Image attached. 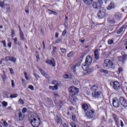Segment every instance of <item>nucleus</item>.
Instances as JSON below:
<instances>
[{"instance_id": "f257e3e1", "label": "nucleus", "mask_w": 127, "mask_h": 127, "mask_svg": "<svg viewBox=\"0 0 127 127\" xmlns=\"http://www.w3.org/2000/svg\"><path fill=\"white\" fill-rule=\"evenodd\" d=\"M68 91L70 95L68 98V101H70L72 105H75L76 102L78 101V99L75 96V95H77L79 93V89L76 87L72 86L69 88Z\"/></svg>"}, {"instance_id": "f03ea898", "label": "nucleus", "mask_w": 127, "mask_h": 127, "mask_svg": "<svg viewBox=\"0 0 127 127\" xmlns=\"http://www.w3.org/2000/svg\"><path fill=\"white\" fill-rule=\"evenodd\" d=\"M31 124L33 127H38L40 125V118L38 115L35 113H33L31 115Z\"/></svg>"}, {"instance_id": "7ed1b4c3", "label": "nucleus", "mask_w": 127, "mask_h": 127, "mask_svg": "<svg viewBox=\"0 0 127 127\" xmlns=\"http://www.w3.org/2000/svg\"><path fill=\"white\" fill-rule=\"evenodd\" d=\"M90 90L92 92V97L94 99H99L101 98V95H102V92L99 91V87L97 85H93L91 86Z\"/></svg>"}, {"instance_id": "20e7f679", "label": "nucleus", "mask_w": 127, "mask_h": 127, "mask_svg": "<svg viewBox=\"0 0 127 127\" xmlns=\"http://www.w3.org/2000/svg\"><path fill=\"white\" fill-rule=\"evenodd\" d=\"M103 66L106 69H114L116 67L115 64H113V62L109 59L104 60Z\"/></svg>"}, {"instance_id": "39448f33", "label": "nucleus", "mask_w": 127, "mask_h": 127, "mask_svg": "<svg viewBox=\"0 0 127 127\" xmlns=\"http://www.w3.org/2000/svg\"><path fill=\"white\" fill-rule=\"evenodd\" d=\"M94 112L93 110L88 109V111L85 112V116L88 119H92L93 117H95Z\"/></svg>"}, {"instance_id": "423d86ee", "label": "nucleus", "mask_w": 127, "mask_h": 127, "mask_svg": "<svg viewBox=\"0 0 127 127\" xmlns=\"http://www.w3.org/2000/svg\"><path fill=\"white\" fill-rule=\"evenodd\" d=\"M112 85H113V88L116 91H119L121 89V83L119 81L115 80L112 82Z\"/></svg>"}, {"instance_id": "0eeeda50", "label": "nucleus", "mask_w": 127, "mask_h": 127, "mask_svg": "<svg viewBox=\"0 0 127 127\" xmlns=\"http://www.w3.org/2000/svg\"><path fill=\"white\" fill-rule=\"evenodd\" d=\"M103 4V0H99L97 2H94L92 4V6L94 8H100L101 5Z\"/></svg>"}, {"instance_id": "6e6552de", "label": "nucleus", "mask_w": 127, "mask_h": 127, "mask_svg": "<svg viewBox=\"0 0 127 127\" xmlns=\"http://www.w3.org/2000/svg\"><path fill=\"white\" fill-rule=\"evenodd\" d=\"M97 15L100 19L104 18L106 16V10L103 9L100 10L97 13Z\"/></svg>"}, {"instance_id": "1a4fd4ad", "label": "nucleus", "mask_w": 127, "mask_h": 127, "mask_svg": "<svg viewBox=\"0 0 127 127\" xmlns=\"http://www.w3.org/2000/svg\"><path fill=\"white\" fill-rule=\"evenodd\" d=\"M120 104H121L123 107L127 108V101L124 97H120L119 99Z\"/></svg>"}, {"instance_id": "9d476101", "label": "nucleus", "mask_w": 127, "mask_h": 127, "mask_svg": "<svg viewBox=\"0 0 127 127\" xmlns=\"http://www.w3.org/2000/svg\"><path fill=\"white\" fill-rule=\"evenodd\" d=\"M113 105L115 107V108H119V107H120V103L118 98L116 97L113 98Z\"/></svg>"}, {"instance_id": "9b49d317", "label": "nucleus", "mask_w": 127, "mask_h": 127, "mask_svg": "<svg viewBox=\"0 0 127 127\" xmlns=\"http://www.w3.org/2000/svg\"><path fill=\"white\" fill-rule=\"evenodd\" d=\"M93 62V59H92V57L90 56H88L85 60V64L87 65V66H90L91 64H92V62Z\"/></svg>"}, {"instance_id": "f8f14e48", "label": "nucleus", "mask_w": 127, "mask_h": 127, "mask_svg": "<svg viewBox=\"0 0 127 127\" xmlns=\"http://www.w3.org/2000/svg\"><path fill=\"white\" fill-rule=\"evenodd\" d=\"M19 30H20V40H21L22 41H25V40H26V39H25V38H24V34H23V32H22V31H21V29H20V27H19Z\"/></svg>"}, {"instance_id": "ddd939ff", "label": "nucleus", "mask_w": 127, "mask_h": 127, "mask_svg": "<svg viewBox=\"0 0 127 127\" xmlns=\"http://www.w3.org/2000/svg\"><path fill=\"white\" fill-rule=\"evenodd\" d=\"M5 60L6 61H11V62H13V63L16 62V58L14 57H6Z\"/></svg>"}, {"instance_id": "4468645a", "label": "nucleus", "mask_w": 127, "mask_h": 127, "mask_svg": "<svg viewBox=\"0 0 127 127\" xmlns=\"http://www.w3.org/2000/svg\"><path fill=\"white\" fill-rule=\"evenodd\" d=\"M46 63L49 64V65H52L53 67H55V61L53 59L51 60L47 61Z\"/></svg>"}, {"instance_id": "2eb2a0df", "label": "nucleus", "mask_w": 127, "mask_h": 127, "mask_svg": "<svg viewBox=\"0 0 127 127\" xmlns=\"http://www.w3.org/2000/svg\"><path fill=\"white\" fill-rule=\"evenodd\" d=\"M116 7V5L115 4V2H111L110 4L108 6L107 9L108 10H111V9H113Z\"/></svg>"}, {"instance_id": "dca6fc26", "label": "nucleus", "mask_w": 127, "mask_h": 127, "mask_svg": "<svg viewBox=\"0 0 127 127\" xmlns=\"http://www.w3.org/2000/svg\"><path fill=\"white\" fill-rule=\"evenodd\" d=\"M38 69L40 71V72H41L43 76H44L46 77V78H48V74H47V73H46L44 70H42L41 68L38 67Z\"/></svg>"}, {"instance_id": "f3484780", "label": "nucleus", "mask_w": 127, "mask_h": 127, "mask_svg": "<svg viewBox=\"0 0 127 127\" xmlns=\"http://www.w3.org/2000/svg\"><path fill=\"white\" fill-rule=\"evenodd\" d=\"M82 107L83 110H84V113H85V112H87V111L89 110V105H88V104H83L82 105Z\"/></svg>"}, {"instance_id": "a211bd4d", "label": "nucleus", "mask_w": 127, "mask_h": 127, "mask_svg": "<svg viewBox=\"0 0 127 127\" xmlns=\"http://www.w3.org/2000/svg\"><path fill=\"white\" fill-rule=\"evenodd\" d=\"M127 58L126 57H119L118 59L119 61L122 63V64H124V63H125V61L127 60Z\"/></svg>"}, {"instance_id": "6ab92c4d", "label": "nucleus", "mask_w": 127, "mask_h": 127, "mask_svg": "<svg viewBox=\"0 0 127 127\" xmlns=\"http://www.w3.org/2000/svg\"><path fill=\"white\" fill-rule=\"evenodd\" d=\"M115 17L116 18V19H120V18H122V14L119 12H117L115 14Z\"/></svg>"}, {"instance_id": "aec40b11", "label": "nucleus", "mask_w": 127, "mask_h": 127, "mask_svg": "<svg viewBox=\"0 0 127 127\" xmlns=\"http://www.w3.org/2000/svg\"><path fill=\"white\" fill-rule=\"evenodd\" d=\"M113 119L116 123V124L118 126L119 125V120L118 119V116L113 114Z\"/></svg>"}, {"instance_id": "412c9836", "label": "nucleus", "mask_w": 127, "mask_h": 127, "mask_svg": "<svg viewBox=\"0 0 127 127\" xmlns=\"http://www.w3.org/2000/svg\"><path fill=\"white\" fill-rule=\"evenodd\" d=\"M49 14H54L55 15H58V12L54 11H52L50 9L48 10Z\"/></svg>"}, {"instance_id": "4be33fe9", "label": "nucleus", "mask_w": 127, "mask_h": 127, "mask_svg": "<svg viewBox=\"0 0 127 127\" xmlns=\"http://www.w3.org/2000/svg\"><path fill=\"white\" fill-rule=\"evenodd\" d=\"M19 121H22L24 119V114H22L21 112L18 114Z\"/></svg>"}, {"instance_id": "5701e85b", "label": "nucleus", "mask_w": 127, "mask_h": 127, "mask_svg": "<svg viewBox=\"0 0 127 127\" xmlns=\"http://www.w3.org/2000/svg\"><path fill=\"white\" fill-rule=\"evenodd\" d=\"M83 2L85 4H92V2H93V0H83Z\"/></svg>"}, {"instance_id": "b1692460", "label": "nucleus", "mask_w": 127, "mask_h": 127, "mask_svg": "<svg viewBox=\"0 0 127 127\" xmlns=\"http://www.w3.org/2000/svg\"><path fill=\"white\" fill-rule=\"evenodd\" d=\"M94 55H95V59L96 60L99 59L100 55L99 54V51H98V50L95 51Z\"/></svg>"}, {"instance_id": "393cba45", "label": "nucleus", "mask_w": 127, "mask_h": 127, "mask_svg": "<svg viewBox=\"0 0 127 127\" xmlns=\"http://www.w3.org/2000/svg\"><path fill=\"white\" fill-rule=\"evenodd\" d=\"M52 84L53 85H55H55L59 86V84H60V82H59V81H57V80H53L52 82Z\"/></svg>"}, {"instance_id": "a878e982", "label": "nucleus", "mask_w": 127, "mask_h": 127, "mask_svg": "<svg viewBox=\"0 0 127 127\" xmlns=\"http://www.w3.org/2000/svg\"><path fill=\"white\" fill-rule=\"evenodd\" d=\"M88 65L85 64H83L82 65V68L84 71H87V69H88V67L87 66Z\"/></svg>"}, {"instance_id": "bb28decb", "label": "nucleus", "mask_w": 127, "mask_h": 127, "mask_svg": "<svg viewBox=\"0 0 127 127\" xmlns=\"http://www.w3.org/2000/svg\"><path fill=\"white\" fill-rule=\"evenodd\" d=\"M92 72H93V69L92 68H87L85 71L86 74H90V73H92Z\"/></svg>"}, {"instance_id": "cd10ccee", "label": "nucleus", "mask_w": 127, "mask_h": 127, "mask_svg": "<svg viewBox=\"0 0 127 127\" xmlns=\"http://www.w3.org/2000/svg\"><path fill=\"white\" fill-rule=\"evenodd\" d=\"M0 6L2 8H3V7H4V1H0Z\"/></svg>"}, {"instance_id": "c85d7f7f", "label": "nucleus", "mask_w": 127, "mask_h": 127, "mask_svg": "<svg viewBox=\"0 0 127 127\" xmlns=\"http://www.w3.org/2000/svg\"><path fill=\"white\" fill-rule=\"evenodd\" d=\"M123 30H124V27H121L120 29L117 32L118 34H121V33L123 32Z\"/></svg>"}, {"instance_id": "c756f323", "label": "nucleus", "mask_w": 127, "mask_h": 127, "mask_svg": "<svg viewBox=\"0 0 127 127\" xmlns=\"http://www.w3.org/2000/svg\"><path fill=\"white\" fill-rule=\"evenodd\" d=\"M15 35V33L14 31V29H12L11 32V37H14Z\"/></svg>"}, {"instance_id": "7c9ffc66", "label": "nucleus", "mask_w": 127, "mask_h": 127, "mask_svg": "<svg viewBox=\"0 0 127 127\" xmlns=\"http://www.w3.org/2000/svg\"><path fill=\"white\" fill-rule=\"evenodd\" d=\"M74 55V52H70L69 53L67 54V57L70 58L72 57Z\"/></svg>"}, {"instance_id": "2f4dec72", "label": "nucleus", "mask_w": 127, "mask_h": 127, "mask_svg": "<svg viewBox=\"0 0 127 127\" xmlns=\"http://www.w3.org/2000/svg\"><path fill=\"white\" fill-rule=\"evenodd\" d=\"M24 75H25V78L26 80H27V81H29L30 79L29 77L27 76V73L26 72H24Z\"/></svg>"}, {"instance_id": "473e14b6", "label": "nucleus", "mask_w": 127, "mask_h": 127, "mask_svg": "<svg viewBox=\"0 0 127 127\" xmlns=\"http://www.w3.org/2000/svg\"><path fill=\"white\" fill-rule=\"evenodd\" d=\"M2 105L3 107H7V102H6L5 101H3L2 102Z\"/></svg>"}, {"instance_id": "72a5a7b5", "label": "nucleus", "mask_w": 127, "mask_h": 127, "mask_svg": "<svg viewBox=\"0 0 127 127\" xmlns=\"http://www.w3.org/2000/svg\"><path fill=\"white\" fill-rule=\"evenodd\" d=\"M71 70L76 72V65H74L71 66Z\"/></svg>"}, {"instance_id": "f704fd0d", "label": "nucleus", "mask_w": 127, "mask_h": 127, "mask_svg": "<svg viewBox=\"0 0 127 127\" xmlns=\"http://www.w3.org/2000/svg\"><path fill=\"white\" fill-rule=\"evenodd\" d=\"M13 40H14V44L17 45L18 43H17L18 40H17V38H15V39L12 38Z\"/></svg>"}, {"instance_id": "c9c22d12", "label": "nucleus", "mask_w": 127, "mask_h": 127, "mask_svg": "<svg viewBox=\"0 0 127 127\" xmlns=\"http://www.w3.org/2000/svg\"><path fill=\"white\" fill-rule=\"evenodd\" d=\"M18 103L19 104H21V105H23V104H24V101H23V100L20 99H19Z\"/></svg>"}, {"instance_id": "e433bc0d", "label": "nucleus", "mask_w": 127, "mask_h": 127, "mask_svg": "<svg viewBox=\"0 0 127 127\" xmlns=\"http://www.w3.org/2000/svg\"><path fill=\"white\" fill-rule=\"evenodd\" d=\"M17 94H11L10 95V98L11 99L13 98H17Z\"/></svg>"}, {"instance_id": "4c0bfd02", "label": "nucleus", "mask_w": 127, "mask_h": 127, "mask_svg": "<svg viewBox=\"0 0 127 127\" xmlns=\"http://www.w3.org/2000/svg\"><path fill=\"white\" fill-rule=\"evenodd\" d=\"M108 44H109L110 45L113 44L114 43V41H113V40H109L108 41Z\"/></svg>"}, {"instance_id": "58836bf2", "label": "nucleus", "mask_w": 127, "mask_h": 127, "mask_svg": "<svg viewBox=\"0 0 127 127\" xmlns=\"http://www.w3.org/2000/svg\"><path fill=\"white\" fill-rule=\"evenodd\" d=\"M26 112H27V109H26V108H23L22 110V113H23V114H25Z\"/></svg>"}, {"instance_id": "ea45409f", "label": "nucleus", "mask_w": 127, "mask_h": 127, "mask_svg": "<svg viewBox=\"0 0 127 127\" xmlns=\"http://www.w3.org/2000/svg\"><path fill=\"white\" fill-rule=\"evenodd\" d=\"M57 123V124H60V123H62V120L60 118H58Z\"/></svg>"}, {"instance_id": "a19ab883", "label": "nucleus", "mask_w": 127, "mask_h": 127, "mask_svg": "<svg viewBox=\"0 0 127 127\" xmlns=\"http://www.w3.org/2000/svg\"><path fill=\"white\" fill-rule=\"evenodd\" d=\"M121 54L123 56L122 57H127V55H126V53L125 52H122L121 53Z\"/></svg>"}, {"instance_id": "79ce46f5", "label": "nucleus", "mask_w": 127, "mask_h": 127, "mask_svg": "<svg viewBox=\"0 0 127 127\" xmlns=\"http://www.w3.org/2000/svg\"><path fill=\"white\" fill-rule=\"evenodd\" d=\"M64 78L65 79H70V76H69V75L65 74L64 75Z\"/></svg>"}, {"instance_id": "37998d69", "label": "nucleus", "mask_w": 127, "mask_h": 127, "mask_svg": "<svg viewBox=\"0 0 127 127\" xmlns=\"http://www.w3.org/2000/svg\"><path fill=\"white\" fill-rule=\"evenodd\" d=\"M60 49L62 53H66V50L65 49L61 48Z\"/></svg>"}, {"instance_id": "c03bdc74", "label": "nucleus", "mask_w": 127, "mask_h": 127, "mask_svg": "<svg viewBox=\"0 0 127 127\" xmlns=\"http://www.w3.org/2000/svg\"><path fill=\"white\" fill-rule=\"evenodd\" d=\"M29 89H30V90H31L32 91H33L34 90V87H33V86L32 85H29L28 86Z\"/></svg>"}, {"instance_id": "a18cd8bd", "label": "nucleus", "mask_w": 127, "mask_h": 127, "mask_svg": "<svg viewBox=\"0 0 127 127\" xmlns=\"http://www.w3.org/2000/svg\"><path fill=\"white\" fill-rule=\"evenodd\" d=\"M3 125L4 127H7V123L6 122V121H4L3 122Z\"/></svg>"}, {"instance_id": "49530a36", "label": "nucleus", "mask_w": 127, "mask_h": 127, "mask_svg": "<svg viewBox=\"0 0 127 127\" xmlns=\"http://www.w3.org/2000/svg\"><path fill=\"white\" fill-rule=\"evenodd\" d=\"M123 68H122V67L119 68H118L119 73H122L123 72Z\"/></svg>"}, {"instance_id": "de8ad7c7", "label": "nucleus", "mask_w": 127, "mask_h": 127, "mask_svg": "<svg viewBox=\"0 0 127 127\" xmlns=\"http://www.w3.org/2000/svg\"><path fill=\"white\" fill-rule=\"evenodd\" d=\"M11 85H12V88H14L15 85H14V81L13 80H11Z\"/></svg>"}, {"instance_id": "09e8293b", "label": "nucleus", "mask_w": 127, "mask_h": 127, "mask_svg": "<svg viewBox=\"0 0 127 127\" xmlns=\"http://www.w3.org/2000/svg\"><path fill=\"white\" fill-rule=\"evenodd\" d=\"M66 33H67V31L66 30H64L62 33V35L63 36H64V35H65Z\"/></svg>"}, {"instance_id": "8fccbe9b", "label": "nucleus", "mask_w": 127, "mask_h": 127, "mask_svg": "<svg viewBox=\"0 0 127 127\" xmlns=\"http://www.w3.org/2000/svg\"><path fill=\"white\" fill-rule=\"evenodd\" d=\"M62 39H58L56 41V43H60V42H61Z\"/></svg>"}, {"instance_id": "3c124183", "label": "nucleus", "mask_w": 127, "mask_h": 127, "mask_svg": "<svg viewBox=\"0 0 127 127\" xmlns=\"http://www.w3.org/2000/svg\"><path fill=\"white\" fill-rule=\"evenodd\" d=\"M1 43H3L4 47H6V44L5 43V41H3L1 42Z\"/></svg>"}, {"instance_id": "603ef678", "label": "nucleus", "mask_w": 127, "mask_h": 127, "mask_svg": "<svg viewBox=\"0 0 127 127\" xmlns=\"http://www.w3.org/2000/svg\"><path fill=\"white\" fill-rule=\"evenodd\" d=\"M56 50H57V48L56 47H53V51L54 52H56Z\"/></svg>"}, {"instance_id": "864d4df0", "label": "nucleus", "mask_w": 127, "mask_h": 127, "mask_svg": "<svg viewBox=\"0 0 127 127\" xmlns=\"http://www.w3.org/2000/svg\"><path fill=\"white\" fill-rule=\"evenodd\" d=\"M34 76L35 77V78H36V79H38V78H39V77H40V76L38 75V74H34Z\"/></svg>"}, {"instance_id": "5fc2aeb1", "label": "nucleus", "mask_w": 127, "mask_h": 127, "mask_svg": "<svg viewBox=\"0 0 127 127\" xmlns=\"http://www.w3.org/2000/svg\"><path fill=\"white\" fill-rule=\"evenodd\" d=\"M70 126L72 127H76V125H75V124L73 123H71L70 124Z\"/></svg>"}, {"instance_id": "6e6d98bb", "label": "nucleus", "mask_w": 127, "mask_h": 127, "mask_svg": "<svg viewBox=\"0 0 127 127\" xmlns=\"http://www.w3.org/2000/svg\"><path fill=\"white\" fill-rule=\"evenodd\" d=\"M58 86L59 85H55L54 86V90H57L58 89Z\"/></svg>"}, {"instance_id": "4d7b16f0", "label": "nucleus", "mask_w": 127, "mask_h": 127, "mask_svg": "<svg viewBox=\"0 0 127 127\" xmlns=\"http://www.w3.org/2000/svg\"><path fill=\"white\" fill-rule=\"evenodd\" d=\"M9 71L11 74H13V69H12V68H9Z\"/></svg>"}, {"instance_id": "13d9d810", "label": "nucleus", "mask_w": 127, "mask_h": 127, "mask_svg": "<svg viewBox=\"0 0 127 127\" xmlns=\"http://www.w3.org/2000/svg\"><path fill=\"white\" fill-rule=\"evenodd\" d=\"M54 86H49V89L50 90H54Z\"/></svg>"}, {"instance_id": "bf43d9fd", "label": "nucleus", "mask_w": 127, "mask_h": 127, "mask_svg": "<svg viewBox=\"0 0 127 127\" xmlns=\"http://www.w3.org/2000/svg\"><path fill=\"white\" fill-rule=\"evenodd\" d=\"M42 44H43V48H44V49H45V43L44 42V41H43V42H42Z\"/></svg>"}, {"instance_id": "052dcab7", "label": "nucleus", "mask_w": 127, "mask_h": 127, "mask_svg": "<svg viewBox=\"0 0 127 127\" xmlns=\"http://www.w3.org/2000/svg\"><path fill=\"white\" fill-rule=\"evenodd\" d=\"M7 46H8L9 48H10V47H11V43H8Z\"/></svg>"}, {"instance_id": "680f3d73", "label": "nucleus", "mask_w": 127, "mask_h": 127, "mask_svg": "<svg viewBox=\"0 0 127 127\" xmlns=\"http://www.w3.org/2000/svg\"><path fill=\"white\" fill-rule=\"evenodd\" d=\"M121 126L122 127H124V122H123L122 121H121Z\"/></svg>"}, {"instance_id": "e2e57ef3", "label": "nucleus", "mask_w": 127, "mask_h": 127, "mask_svg": "<svg viewBox=\"0 0 127 127\" xmlns=\"http://www.w3.org/2000/svg\"><path fill=\"white\" fill-rule=\"evenodd\" d=\"M6 9L7 11H10V7L9 6L7 7Z\"/></svg>"}, {"instance_id": "0e129e2a", "label": "nucleus", "mask_w": 127, "mask_h": 127, "mask_svg": "<svg viewBox=\"0 0 127 127\" xmlns=\"http://www.w3.org/2000/svg\"><path fill=\"white\" fill-rule=\"evenodd\" d=\"M59 36V34L58 33H56V35L55 36L56 37V38H58V36Z\"/></svg>"}, {"instance_id": "69168bd1", "label": "nucleus", "mask_w": 127, "mask_h": 127, "mask_svg": "<svg viewBox=\"0 0 127 127\" xmlns=\"http://www.w3.org/2000/svg\"><path fill=\"white\" fill-rule=\"evenodd\" d=\"M103 72L105 73V74H108V70L104 69L103 70Z\"/></svg>"}, {"instance_id": "338daca9", "label": "nucleus", "mask_w": 127, "mask_h": 127, "mask_svg": "<svg viewBox=\"0 0 127 127\" xmlns=\"http://www.w3.org/2000/svg\"><path fill=\"white\" fill-rule=\"evenodd\" d=\"M54 95L56 96V97H58V93H56V92H54Z\"/></svg>"}, {"instance_id": "774afa93", "label": "nucleus", "mask_w": 127, "mask_h": 127, "mask_svg": "<svg viewBox=\"0 0 127 127\" xmlns=\"http://www.w3.org/2000/svg\"><path fill=\"white\" fill-rule=\"evenodd\" d=\"M22 82L23 83V84H25V79H22Z\"/></svg>"}]
</instances>
